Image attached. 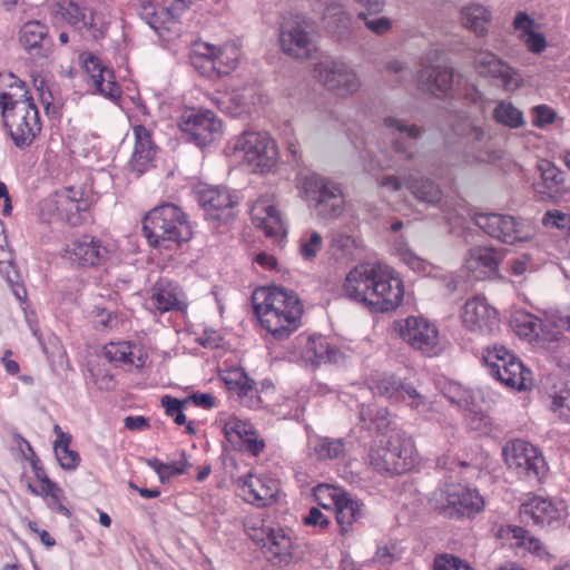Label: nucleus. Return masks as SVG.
Returning <instances> with one entry per match:
<instances>
[{
    "label": "nucleus",
    "instance_id": "55",
    "mask_svg": "<svg viewBox=\"0 0 570 570\" xmlns=\"http://www.w3.org/2000/svg\"><path fill=\"white\" fill-rule=\"evenodd\" d=\"M343 492L344 490L341 488L332 487L328 484H320L315 488L314 495L320 505L325 509H331L332 505H336Z\"/></svg>",
    "mask_w": 570,
    "mask_h": 570
},
{
    "label": "nucleus",
    "instance_id": "13",
    "mask_svg": "<svg viewBox=\"0 0 570 570\" xmlns=\"http://www.w3.org/2000/svg\"><path fill=\"white\" fill-rule=\"evenodd\" d=\"M235 149L243 153V160L254 170H269L277 161L276 144L266 132L245 131Z\"/></svg>",
    "mask_w": 570,
    "mask_h": 570
},
{
    "label": "nucleus",
    "instance_id": "64",
    "mask_svg": "<svg viewBox=\"0 0 570 570\" xmlns=\"http://www.w3.org/2000/svg\"><path fill=\"white\" fill-rule=\"evenodd\" d=\"M461 560L450 554H441L434 559L433 570H460Z\"/></svg>",
    "mask_w": 570,
    "mask_h": 570
},
{
    "label": "nucleus",
    "instance_id": "54",
    "mask_svg": "<svg viewBox=\"0 0 570 570\" xmlns=\"http://www.w3.org/2000/svg\"><path fill=\"white\" fill-rule=\"evenodd\" d=\"M383 126L390 135H405L407 138L417 139L421 135V128L415 125H409L404 120L387 117L383 120Z\"/></svg>",
    "mask_w": 570,
    "mask_h": 570
},
{
    "label": "nucleus",
    "instance_id": "62",
    "mask_svg": "<svg viewBox=\"0 0 570 570\" xmlns=\"http://www.w3.org/2000/svg\"><path fill=\"white\" fill-rule=\"evenodd\" d=\"M521 40L525 45L529 51L540 53L546 49L547 42L543 35L531 31L521 33Z\"/></svg>",
    "mask_w": 570,
    "mask_h": 570
},
{
    "label": "nucleus",
    "instance_id": "58",
    "mask_svg": "<svg viewBox=\"0 0 570 570\" xmlns=\"http://www.w3.org/2000/svg\"><path fill=\"white\" fill-rule=\"evenodd\" d=\"M188 400L180 401L178 399L166 395L161 400V404L165 407L166 414L171 416L176 424L183 425L186 423V416L183 413L184 405Z\"/></svg>",
    "mask_w": 570,
    "mask_h": 570
},
{
    "label": "nucleus",
    "instance_id": "14",
    "mask_svg": "<svg viewBox=\"0 0 570 570\" xmlns=\"http://www.w3.org/2000/svg\"><path fill=\"white\" fill-rule=\"evenodd\" d=\"M519 515L525 523L540 528H557L562 523L567 511L562 501L533 495L520 504Z\"/></svg>",
    "mask_w": 570,
    "mask_h": 570
},
{
    "label": "nucleus",
    "instance_id": "38",
    "mask_svg": "<svg viewBox=\"0 0 570 570\" xmlns=\"http://www.w3.org/2000/svg\"><path fill=\"white\" fill-rule=\"evenodd\" d=\"M146 464L157 473L161 483H166L170 479L186 473L189 466L185 451H181L179 460L174 462L164 463L157 458H150L146 459Z\"/></svg>",
    "mask_w": 570,
    "mask_h": 570
},
{
    "label": "nucleus",
    "instance_id": "12",
    "mask_svg": "<svg viewBox=\"0 0 570 570\" xmlns=\"http://www.w3.org/2000/svg\"><path fill=\"white\" fill-rule=\"evenodd\" d=\"M314 72L317 80L338 97L352 96L361 87L356 72L341 60L324 58L315 65Z\"/></svg>",
    "mask_w": 570,
    "mask_h": 570
},
{
    "label": "nucleus",
    "instance_id": "49",
    "mask_svg": "<svg viewBox=\"0 0 570 570\" xmlns=\"http://www.w3.org/2000/svg\"><path fill=\"white\" fill-rule=\"evenodd\" d=\"M33 86L36 88L39 100L45 109L48 117H57L60 111V104L56 100L51 88L42 77H36L33 79Z\"/></svg>",
    "mask_w": 570,
    "mask_h": 570
},
{
    "label": "nucleus",
    "instance_id": "35",
    "mask_svg": "<svg viewBox=\"0 0 570 570\" xmlns=\"http://www.w3.org/2000/svg\"><path fill=\"white\" fill-rule=\"evenodd\" d=\"M336 522L342 534H346L364 517L363 503L346 491L341 494L336 503Z\"/></svg>",
    "mask_w": 570,
    "mask_h": 570
},
{
    "label": "nucleus",
    "instance_id": "56",
    "mask_svg": "<svg viewBox=\"0 0 570 570\" xmlns=\"http://www.w3.org/2000/svg\"><path fill=\"white\" fill-rule=\"evenodd\" d=\"M544 227H554L562 232H570V214L558 209L548 210L542 217Z\"/></svg>",
    "mask_w": 570,
    "mask_h": 570
},
{
    "label": "nucleus",
    "instance_id": "29",
    "mask_svg": "<svg viewBox=\"0 0 570 570\" xmlns=\"http://www.w3.org/2000/svg\"><path fill=\"white\" fill-rule=\"evenodd\" d=\"M501 259V254L492 247H474L465 258V269L475 281L493 278Z\"/></svg>",
    "mask_w": 570,
    "mask_h": 570
},
{
    "label": "nucleus",
    "instance_id": "22",
    "mask_svg": "<svg viewBox=\"0 0 570 570\" xmlns=\"http://www.w3.org/2000/svg\"><path fill=\"white\" fill-rule=\"evenodd\" d=\"M400 335L411 347L429 356L438 353L439 332L428 320L409 316L400 325Z\"/></svg>",
    "mask_w": 570,
    "mask_h": 570
},
{
    "label": "nucleus",
    "instance_id": "39",
    "mask_svg": "<svg viewBox=\"0 0 570 570\" xmlns=\"http://www.w3.org/2000/svg\"><path fill=\"white\" fill-rule=\"evenodd\" d=\"M47 37L48 28L40 21H28L19 31V42L28 51L41 48L47 41Z\"/></svg>",
    "mask_w": 570,
    "mask_h": 570
},
{
    "label": "nucleus",
    "instance_id": "45",
    "mask_svg": "<svg viewBox=\"0 0 570 570\" xmlns=\"http://www.w3.org/2000/svg\"><path fill=\"white\" fill-rule=\"evenodd\" d=\"M493 118L498 124L510 128H519L524 125L522 112L511 101L500 100L493 109Z\"/></svg>",
    "mask_w": 570,
    "mask_h": 570
},
{
    "label": "nucleus",
    "instance_id": "60",
    "mask_svg": "<svg viewBox=\"0 0 570 570\" xmlns=\"http://www.w3.org/2000/svg\"><path fill=\"white\" fill-rule=\"evenodd\" d=\"M484 498L478 490L465 489V517L471 518L484 510Z\"/></svg>",
    "mask_w": 570,
    "mask_h": 570
},
{
    "label": "nucleus",
    "instance_id": "61",
    "mask_svg": "<svg viewBox=\"0 0 570 570\" xmlns=\"http://www.w3.org/2000/svg\"><path fill=\"white\" fill-rule=\"evenodd\" d=\"M324 18L328 20V27H331L332 21H337V29H347L351 22L350 16L345 11H343L340 6H336L334 3L327 6Z\"/></svg>",
    "mask_w": 570,
    "mask_h": 570
},
{
    "label": "nucleus",
    "instance_id": "3",
    "mask_svg": "<svg viewBox=\"0 0 570 570\" xmlns=\"http://www.w3.org/2000/svg\"><path fill=\"white\" fill-rule=\"evenodd\" d=\"M142 232L149 245L170 248L191 238V227L186 215L174 204H164L151 209L144 218Z\"/></svg>",
    "mask_w": 570,
    "mask_h": 570
},
{
    "label": "nucleus",
    "instance_id": "19",
    "mask_svg": "<svg viewBox=\"0 0 570 570\" xmlns=\"http://www.w3.org/2000/svg\"><path fill=\"white\" fill-rule=\"evenodd\" d=\"M473 66L479 76L500 81L504 91L513 92L523 83V78L519 71L491 51H479L474 57Z\"/></svg>",
    "mask_w": 570,
    "mask_h": 570
},
{
    "label": "nucleus",
    "instance_id": "50",
    "mask_svg": "<svg viewBox=\"0 0 570 570\" xmlns=\"http://www.w3.org/2000/svg\"><path fill=\"white\" fill-rule=\"evenodd\" d=\"M62 441L55 442V453L65 470H75L80 463L78 452L70 450L71 436H62Z\"/></svg>",
    "mask_w": 570,
    "mask_h": 570
},
{
    "label": "nucleus",
    "instance_id": "37",
    "mask_svg": "<svg viewBox=\"0 0 570 570\" xmlns=\"http://www.w3.org/2000/svg\"><path fill=\"white\" fill-rule=\"evenodd\" d=\"M360 421L362 428L377 433H385L390 425L389 411L376 404H362L360 407Z\"/></svg>",
    "mask_w": 570,
    "mask_h": 570
},
{
    "label": "nucleus",
    "instance_id": "46",
    "mask_svg": "<svg viewBox=\"0 0 570 570\" xmlns=\"http://www.w3.org/2000/svg\"><path fill=\"white\" fill-rule=\"evenodd\" d=\"M191 65L204 76L214 77L215 62H214V45L200 43L191 55Z\"/></svg>",
    "mask_w": 570,
    "mask_h": 570
},
{
    "label": "nucleus",
    "instance_id": "23",
    "mask_svg": "<svg viewBox=\"0 0 570 570\" xmlns=\"http://www.w3.org/2000/svg\"><path fill=\"white\" fill-rule=\"evenodd\" d=\"M537 168L540 173V181L534 185V190L540 199L559 203L570 196L566 174L552 161L542 159Z\"/></svg>",
    "mask_w": 570,
    "mask_h": 570
},
{
    "label": "nucleus",
    "instance_id": "6",
    "mask_svg": "<svg viewBox=\"0 0 570 570\" xmlns=\"http://www.w3.org/2000/svg\"><path fill=\"white\" fill-rule=\"evenodd\" d=\"M481 360L499 382L519 391L527 389L530 371L525 370L522 362L504 346L483 348Z\"/></svg>",
    "mask_w": 570,
    "mask_h": 570
},
{
    "label": "nucleus",
    "instance_id": "16",
    "mask_svg": "<svg viewBox=\"0 0 570 570\" xmlns=\"http://www.w3.org/2000/svg\"><path fill=\"white\" fill-rule=\"evenodd\" d=\"M373 390L394 402H405L413 410L426 413L432 410V401L413 385L404 383L395 375H383L374 382Z\"/></svg>",
    "mask_w": 570,
    "mask_h": 570
},
{
    "label": "nucleus",
    "instance_id": "4",
    "mask_svg": "<svg viewBox=\"0 0 570 570\" xmlns=\"http://www.w3.org/2000/svg\"><path fill=\"white\" fill-rule=\"evenodd\" d=\"M417 462L414 442L400 432L375 441L368 451V463L379 473L402 474L411 471Z\"/></svg>",
    "mask_w": 570,
    "mask_h": 570
},
{
    "label": "nucleus",
    "instance_id": "15",
    "mask_svg": "<svg viewBox=\"0 0 570 570\" xmlns=\"http://www.w3.org/2000/svg\"><path fill=\"white\" fill-rule=\"evenodd\" d=\"M420 87L435 97L448 96L453 87V70L438 51L426 55L419 71Z\"/></svg>",
    "mask_w": 570,
    "mask_h": 570
},
{
    "label": "nucleus",
    "instance_id": "52",
    "mask_svg": "<svg viewBox=\"0 0 570 570\" xmlns=\"http://www.w3.org/2000/svg\"><path fill=\"white\" fill-rule=\"evenodd\" d=\"M104 355L116 364H130L134 365L131 358V345L128 342L109 343L104 347Z\"/></svg>",
    "mask_w": 570,
    "mask_h": 570
},
{
    "label": "nucleus",
    "instance_id": "63",
    "mask_svg": "<svg viewBox=\"0 0 570 570\" xmlns=\"http://www.w3.org/2000/svg\"><path fill=\"white\" fill-rule=\"evenodd\" d=\"M533 111L535 115L533 120L535 126L541 127L548 124H552L554 121L556 112L553 111L552 108L546 105L534 107Z\"/></svg>",
    "mask_w": 570,
    "mask_h": 570
},
{
    "label": "nucleus",
    "instance_id": "51",
    "mask_svg": "<svg viewBox=\"0 0 570 570\" xmlns=\"http://www.w3.org/2000/svg\"><path fill=\"white\" fill-rule=\"evenodd\" d=\"M323 248V238L315 230L305 232L299 238V254L305 261H312Z\"/></svg>",
    "mask_w": 570,
    "mask_h": 570
},
{
    "label": "nucleus",
    "instance_id": "17",
    "mask_svg": "<svg viewBox=\"0 0 570 570\" xmlns=\"http://www.w3.org/2000/svg\"><path fill=\"white\" fill-rule=\"evenodd\" d=\"M58 7L62 18L75 29L88 31L94 39L106 35L109 22L89 9L83 0H60Z\"/></svg>",
    "mask_w": 570,
    "mask_h": 570
},
{
    "label": "nucleus",
    "instance_id": "57",
    "mask_svg": "<svg viewBox=\"0 0 570 570\" xmlns=\"http://www.w3.org/2000/svg\"><path fill=\"white\" fill-rule=\"evenodd\" d=\"M38 478V487H33L29 484V490L37 495H47L51 497L55 501L60 500L61 490L51 480H49L45 474L41 475L37 472Z\"/></svg>",
    "mask_w": 570,
    "mask_h": 570
},
{
    "label": "nucleus",
    "instance_id": "36",
    "mask_svg": "<svg viewBox=\"0 0 570 570\" xmlns=\"http://www.w3.org/2000/svg\"><path fill=\"white\" fill-rule=\"evenodd\" d=\"M492 21L491 11L480 4L471 3L465 7V29L472 31L476 37H485Z\"/></svg>",
    "mask_w": 570,
    "mask_h": 570
},
{
    "label": "nucleus",
    "instance_id": "26",
    "mask_svg": "<svg viewBox=\"0 0 570 570\" xmlns=\"http://www.w3.org/2000/svg\"><path fill=\"white\" fill-rule=\"evenodd\" d=\"M250 216L253 224L267 237L277 238L285 235V223L273 197L262 196L256 199L252 205Z\"/></svg>",
    "mask_w": 570,
    "mask_h": 570
},
{
    "label": "nucleus",
    "instance_id": "5",
    "mask_svg": "<svg viewBox=\"0 0 570 570\" xmlns=\"http://www.w3.org/2000/svg\"><path fill=\"white\" fill-rule=\"evenodd\" d=\"M303 189L321 218L334 219L343 214L345 199L337 183L318 174H309L303 179Z\"/></svg>",
    "mask_w": 570,
    "mask_h": 570
},
{
    "label": "nucleus",
    "instance_id": "40",
    "mask_svg": "<svg viewBox=\"0 0 570 570\" xmlns=\"http://www.w3.org/2000/svg\"><path fill=\"white\" fill-rule=\"evenodd\" d=\"M9 90L0 94V107L2 112L16 107L19 102H33L23 81L13 75L9 76Z\"/></svg>",
    "mask_w": 570,
    "mask_h": 570
},
{
    "label": "nucleus",
    "instance_id": "21",
    "mask_svg": "<svg viewBox=\"0 0 570 570\" xmlns=\"http://www.w3.org/2000/svg\"><path fill=\"white\" fill-rule=\"evenodd\" d=\"M281 48L287 56L306 60L316 51L315 36L306 22H287L279 35Z\"/></svg>",
    "mask_w": 570,
    "mask_h": 570
},
{
    "label": "nucleus",
    "instance_id": "41",
    "mask_svg": "<svg viewBox=\"0 0 570 570\" xmlns=\"http://www.w3.org/2000/svg\"><path fill=\"white\" fill-rule=\"evenodd\" d=\"M239 59V49L233 43L222 47L214 46V62L216 76L227 75L235 69Z\"/></svg>",
    "mask_w": 570,
    "mask_h": 570
},
{
    "label": "nucleus",
    "instance_id": "20",
    "mask_svg": "<svg viewBox=\"0 0 570 570\" xmlns=\"http://www.w3.org/2000/svg\"><path fill=\"white\" fill-rule=\"evenodd\" d=\"M146 307L154 314L167 312L184 314L187 312L188 301L185 292L177 283L161 278L150 288L146 298Z\"/></svg>",
    "mask_w": 570,
    "mask_h": 570
},
{
    "label": "nucleus",
    "instance_id": "9",
    "mask_svg": "<svg viewBox=\"0 0 570 570\" xmlns=\"http://www.w3.org/2000/svg\"><path fill=\"white\" fill-rule=\"evenodd\" d=\"M2 116L14 146L20 149L30 147L41 132L42 124L35 102H19Z\"/></svg>",
    "mask_w": 570,
    "mask_h": 570
},
{
    "label": "nucleus",
    "instance_id": "18",
    "mask_svg": "<svg viewBox=\"0 0 570 570\" xmlns=\"http://www.w3.org/2000/svg\"><path fill=\"white\" fill-rule=\"evenodd\" d=\"M254 542L262 547L265 557L277 566H287L294 557V546L289 535L281 528L252 529L248 533Z\"/></svg>",
    "mask_w": 570,
    "mask_h": 570
},
{
    "label": "nucleus",
    "instance_id": "53",
    "mask_svg": "<svg viewBox=\"0 0 570 570\" xmlns=\"http://www.w3.org/2000/svg\"><path fill=\"white\" fill-rule=\"evenodd\" d=\"M551 411L560 421L570 424V389H562L552 396Z\"/></svg>",
    "mask_w": 570,
    "mask_h": 570
},
{
    "label": "nucleus",
    "instance_id": "42",
    "mask_svg": "<svg viewBox=\"0 0 570 570\" xmlns=\"http://www.w3.org/2000/svg\"><path fill=\"white\" fill-rule=\"evenodd\" d=\"M223 381L227 389L243 399L253 396L255 389L254 382L247 376L242 368L228 370L223 374Z\"/></svg>",
    "mask_w": 570,
    "mask_h": 570
},
{
    "label": "nucleus",
    "instance_id": "10",
    "mask_svg": "<svg viewBox=\"0 0 570 570\" xmlns=\"http://www.w3.org/2000/svg\"><path fill=\"white\" fill-rule=\"evenodd\" d=\"M505 463L519 478L541 482L548 466L537 448L523 440H513L503 448Z\"/></svg>",
    "mask_w": 570,
    "mask_h": 570
},
{
    "label": "nucleus",
    "instance_id": "25",
    "mask_svg": "<svg viewBox=\"0 0 570 570\" xmlns=\"http://www.w3.org/2000/svg\"><path fill=\"white\" fill-rule=\"evenodd\" d=\"M197 194L207 219L228 222L234 216L237 200L226 187H206Z\"/></svg>",
    "mask_w": 570,
    "mask_h": 570
},
{
    "label": "nucleus",
    "instance_id": "43",
    "mask_svg": "<svg viewBox=\"0 0 570 570\" xmlns=\"http://www.w3.org/2000/svg\"><path fill=\"white\" fill-rule=\"evenodd\" d=\"M404 183L410 191L419 200L426 203H436L441 198V190L436 184H434L430 179H412V176L409 175L404 178Z\"/></svg>",
    "mask_w": 570,
    "mask_h": 570
},
{
    "label": "nucleus",
    "instance_id": "28",
    "mask_svg": "<svg viewBox=\"0 0 570 570\" xmlns=\"http://www.w3.org/2000/svg\"><path fill=\"white\" fill-rule=\"evenodd\" d=\"M83 69L88 75V83L100 95L117 100L121 97V87L116 82L111 69L101 65L99 58L88 55L83 59Z\"/></svg>",
    "mask_w": 570,
    "mask_h": 570
},
{
    "label": "nucleus",
    "instance_id": "30",
    "mask_svg": "<svg viewBox=\"0 0 570 570\" xmlns=\"http://www.w3.org/2000/svg\"><path fill=\"white\" fill-rule=\"evenodd\" d=\"M498 324L497 311L484 298L474 297L465 302V330L491 333Z\"/></svg>",
    "mask_w": 570,
    "mask_h": 570
},
{
    "label": "nucleus",
    "instance_id": "27",
    "mask_svg": "<svg viewBox=\"0 0 570 570\" xmlns=\"http://www.w3.org/2000/svg\"><path fill=\"white\" fill-rule=\"evenodd\" d=\"M68 258L80 266H100L109 259L110 252L94 236L83 235L66 248Z\"/></svg>",
    "mask_w": 570,
    "mask_h": 570
},
{
    "label": "nucleus",
    "instance_id": "47",
    "mask_svg": "<svg viewBox=\"0 0 570 570\" xmlns=\"http://www.w3.org/2000/svg\"><path fill=\"white\" fill-rule=\"evenodd\" d=\"M515 334L529 342H533L539 337L541 321L530 314H521L512 321Z\"/></svg>",
    "mask_w": 570,
    "mask_h": 570
},
{
    "label": "nucleus",
    "instance_id": "11",
    "mask_svg": "<svg viewBox=\"0 0 570 570\" xmlns=\"http://www.w3.org/2000/svg\"><path fill=\"white\" fill-rule=\"evenodd\" d=\"M89 207L90 200L83 188L76 186L65 187L42 203L43 213L47 212L72 226L82 224Z\"/></svg>",
    "mask_w": 570,
    "mask_h": 570
},
{
    "label": "nucleus",
    "instance_id": "1",
    "mask_svg": "<svg viewBox=\"0 0 570 570\" xmlns=\"http://www.w3.org/2000/svg\"><path fill=\"white\" fill-rule=\"evenodd\" d=\"M345 295L372 312L395 309L404 296V286L392 268L381 264H361L352 268L343 284Z\"/></svg>",
    "mask_w": 570,
    "mask_h": 570
},
{
    "label": "nucleus",
    "instance_id": "8",
    "mask_svg": "<svg viewBox=\"0 0 570 570\" xmlns=\"http://www.w3.org/2000/svg\"><path fill=\"white\" fill-rule=\"evenodd\" d=\"M177 126L189 141L199 147L214 142L223 134L222 120L205 108L185 107L178 116Z\"/></svg>",
    "mask_w": 570,
    "mask_h": 570
},
{
    "label": "nucleus",
    "instance_id": "32",
    "mask_svg": "<svg viewBox=\"0 0 570 570\" xmlns=\"http://www.w3.org/2000/svg\"><path fill=\"white\" fill-rule=\"evenodd\" d=\"M463 488L460 483H446L444 489L435 491L432 498L434 509L449 519H461L463 508Z\"/></svg>",
    "mask_w": 570,
    "mask_h": 570
},
{
    "label": "nucleus",
    "instance_id": "24",
    "mask_svg": "<svg viewBox=\"0 0 570 570\" xmlns=\"http://www.w3.org/2000/svg\"><path fill=\"white\" fill-rule=\"evenodd\" d=\"M238 494L248 503L257 507L271 505L279 491L278 482L269 476H256L248 473L236 480Z\"/></svg>",
    "mask_w": 570,
    "mask_h": 570
},
{
    "label": "nucleus",
    "instance_id": "7",
    "mask_svg": "<svg viewBox=\"0 0 570 570\" xmlns=\"http://www.w3.org/2000/svg\"><path fill=\"white\" fill-rule=\"evenodd\" d=\"M473 222L489 236L509 245L528 242L533 236V228L525 219L509 214L480 213L473 216Z\"/></svg>",
    "mask_w": 570,
    "mask_h": 570
},
{
    "label": "nucleus",
    "instance_id": "44",
    "mask_svg": "<svg viewBox=\"0 0 570 570\" xmlns=\"http://www.w3.org/2000/svg\"><path fill=\"white\" fill-rule=\"evenodd\" d=\"M313 454L318 460H334L341 458L345 452L343 439H331L318 436L313 440Z\"/></svg>",
    "mask_w": 570,
    "mask_h": 570
},
{
    "label": "nucleus",
    "instance_id": "59",
    "mask_svg": "<svg viewBox=\"0 0 570 570\" xmlns=\"http://www.w3.org/2000/svg\"><path fill=\"white\" fill-rule=\"evenodd\" d=\"M357 18L364 20L366 28L377 36L387 33L392 28V20L386 17L370 18L365 12H360Z\"/></svg>",
    "mask_w": 570,
    "mask_h": 570
},
{
    "label": "nucleus",
    "instance_id": "34",
    "mask_svg": "<svg viewBox=\"0 0 570 570\" xmlns=\"http://www.w3.org/2000/svg\"><path fill=\"white\" fill-rule=\"evenodd\" d=\"M501 533L512 541V547L522 549L537 558L546 559L549 552L541 540L531 534V532L519 525H507L501 529Z\"/></svg>",
    "mask_w": 570,
    "mask_h": 570
},
{
    "label": "nucleus",
    "instance_id": "31",
    "mask_svg": "<svg viewBox=\"0 0 570 570\" xmlns=\"http://www.w3.org/2000/svg\"><path fill=\"white\" fill-rule=\"evenodd\" d=\"M132 131L135 146L129 166L138 175H141L150 167L157 148L153 141L150 130L146 127L138 125L132 128Z\"/></svg>",
    "mask_w": 570,
    "mask_h": 570
},
{
    "label": "nucleus",
    "instance_id": "48",
    "mask_svg": "<svg viewBox=\"0 0 570 570\" xmlns=\"http://www.w3.org/2000/svg\"><path fill=\"white\" fill-rule=\"evenodd\" d=\"M254 426L245 420L230 415L224 422V434L230 443H239L243 439L253 435Z\"/></svg>",
    "mask_w": 570,
    "mask_h": 570
},
{
    "label": "nucleus",
    "instance_id": "33",
    "mask_svg": "<svg viewBox=\"0 0 570 570\" xmlns=\"http://www.w3.org/2000/svg\"><path fill=\"white\" fill-rule=\"evenodd\" d=\"M297 342L303 360L312 365L331 362L336 353L322 335H299Z\"/></svg>",
    "mask_w": 570,
    "mask_h": 570
},
{
    "label": "nucleus",
    "instance_id": "2",
    "mask_svg": "<svg viewBox=\"0 0 570 570\" xmlns=\"http://www.w3.org/2000/svg\"><path fill=\"white\" fill-rule=\"evenodd\" d=\"M253 304L262 327L276 340L287 338L301 324L303 304L291 289L261 288L254 293Z\"/></svg>",
    "mask_w": 570,
    "mask_h": 570
}]
</instances>
